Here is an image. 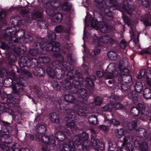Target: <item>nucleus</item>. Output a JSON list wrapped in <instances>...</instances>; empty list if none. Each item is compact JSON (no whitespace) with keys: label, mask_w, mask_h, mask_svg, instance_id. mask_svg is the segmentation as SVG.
Wrapping results in <instances>:
<instances>
[{"label":"nucleus","mask_w":151,"mask_h":151,"mask_svg":"<svg viewBox=\"0 0 151 151\" xmlns=\"http://www.w3.org/2000/svg\"><path fill=\"white\" fill-rule=\"evenodd\" d=\"M73 94H77L79 98V102L83 104V107L77 106L75 108V111L71 112L68 113V116L65 118L67 122L66 126L71 129H73L75 125V122H76L78 118L77 116H82L86 114L85 107L87 104L88 98L90 96L89 93L84 88H80L79 89L74 88L72 90Z\"/></svg>","instance_id":"obj_1"},{"label":"nucleus","mask_w":151,"mask_h":151,"mask_svg":"<svg viewBox=\"0 0 151 151\" xmlns=\"http://www.w3.org/2000/svg\"><path fill=\"white\" fill-rule=\"evenodd\" d=\"M37 132L35 135L30 134L29 137L31 140L39 142L42 145V151H49L50 148L54 150L56 146L54 136L53 135L48 136L44 135L46 131L45 126L43 125L39 126L37 129Z\"/></svg>","instance_id":"obj_2"},{"label":"nucleus","mask_w":151,"mask_h":151,"mask_svg":"<svg viewBox=\"0 0 151 151\" xmlns=\"http://www.w3.org/2000/svg\"><path fill=\"white\" fill-rule=\"evenodd\" d=\"M50 59L47 56H41L38 57V60L35 59H31L27 57H22L20 61L18 62L19 68L15 66L16 70H14L17 73L21 74H24L30 76L31 74L28 70H26L24 67H27V69L29 67L32 68L37 66L39 63H42L45 67L46 65H49L52 62H50Z\"/></svg>","instance_id":"obj_3"},{"label":"nucleus","mask_w":151,"mask_h":151,"mask_svg":"<svg viewBox=\"0 0 151 151\" xmlns=\"http://www.w3.org/2000/svg\"><path fill=\"white\" fill-rule=\"evenodd\" d=\"M106 1L108 3H105V8L104 9V12L105 15L102 17L101 26H100L101 31L102 32H108V30H111L113 27L111 25L113 18V12L109 9L111 7H114L119 9L118 0H106Z\"/></svg>","instance_id":"obj_4"},{"label":"nucleus","mask_w":151,"mask_h":151,"mask_svg":"<svg viewBox=\"0 0 151 151\" xmlns=\"http://www.w3.org/2000/svg\"><path fill=\"white\" fill-rule=\"evenodd\" d=\"M64 58L62 56L59 57V61L62 63V66L65 69V71H68L66 74V78L65 80L59 81L60 84L63 88V90H71L72 88L71 81L75 78L74 74L72 72L74 69V66L72 63L69 61H64Z\"/></svg>","instance_id":"obj_5"},{"label":"nucleus","mask_w":151,"mask_h":151,"mask_svg":"<svg viewBox=\"0 0 151 151\" xmlns=\"http://www.w3.org/2000/svg\"><path fill=\"white\" fill-rule=\"evenodd\" d=\"M56 38V34L53 32L48 35L47 38L42 40L40 44L41 47L45 51H52L55 52L60 50V44L55 41Z\"/></svg>","instance_id":"obj_6"},{"label":"nucleus","mask_w":151,"mask_h":151,"mask_svg":"<svg viewBox=\"0 0 151 151\" xmlns=\"http://www.w3.org/2000/svg\"><path fill=\"white\" fill-rule=\"evenodd\" d=\"M58 61H53L49 65L45 67V71L48 76L52 78L55 77L59 80L64 77L65 73V69L59 66L57 64Z\"/></svg>","instance_id":"obj_7"},{"label":"nucleus","mask_w":151,"mask_h":151,"mask_svg":"<svg viewBox=\"0 0 151 151\" xmlns=\"http://www.w3.org/2000/svg\"><path fill=\"white\" fill-rule=\"evenodd\" d=\"M114 72L116 77L114 78V81L116 83L123 81L129 84L132 80V77L130 75L129 70L127 68H124L122 69H121L119 71L114 70L111 73V76L114 75Z\"/></svg>","instance_id":"obj_8"},{"label":"nucleus","mask_w":151,"mask_h":151,"mask_svg":"<svg viewBox=\"0 0 151 151\" xmlns=\"http://www.w3.org/2000/svg\"><path fill=\"white\" fill-rule=\"evenodd\" d=\"M24 83L25 81L22 77L18 79L16 82L13 84L12 86L13 94L19 96L26 95L29 99H31L32 97L30 94L27 92L24 88V87H26Z\"/></svg>","instance_id":"obj_9"},{"label":"nucleus","mask_w":151,"mask_h":151,"mask_svg":"<svg viewBox=\"0 0 151 151\" xmlns=\"http://www.w3.org/2000/svg\"><path fill=\"white\" fill-rule=\"evenodd\" d=\"M25 35V30L22 29H19L17 31H8V33H5L4 37L5 39L8 40L9 42H12V38L14 37L22 39Z\"/></svg>","instance_id":"obj_10"},{"label":"nucleus","mask_w":151,"mask_h":151,"mask_svg":"<svg viewBox=\"0 0 151 151\" xmlns=\"http://www.w3.org/2000/svg\"><path fill=\"white\" fill-rule=\"evenodd\" d=\"M46 14L50 16H51L54 19V21L56 23H60L62 21L63 14L60 12H55L53 9L47 8L45 10Z\"/></svg>","instance_id":"obj_11"},{"label":"nucleus","mask_w":151,"mask_h":151,"mask_svg":"<svg viewBox=\"0 0 151 151\" xmlns=\"http://www.w3.org/2000/svg\"><path fill=\"white\" fill-rule=\"evenodd\" d=\"M84 142L78 140H75L74 142L73 140H70L68 144H69L70 142L72 141L73 144L76 147V145L77 146V149L80 151H83L85 150H89L91 148V145L89 142H87L86 140H85ZM75 151H76V147Z\"/></svg>","instance_id":"obj_12"},{"label":"nucleus","mask_w":151,"mask_h":151,"mask_svg":"<svg viewBox=\"0 0 151 151\" xmlns=\"http://www.w3.org/2000/svg\"><path fill=\"white\" fill-rule=\"evenodd\" d=\"M114 40L112 38H109L106 36H104L101 37H96L93 40V44L96 45V47H100L101 44L106 43H113Z\"/></svg>","instance_id":"obj_13"},{"label":"nucleus","mask_w":151,"mask_h":151,"mask_svg":"<svg viewBox=\"0 0 151 151\" xmlns=\"http://www.w3.org/2000/svg\"><path fill=\"white\" fill-rule=\"evenodd\" d=\"M24 67V68H26V70H28L30 72V69H33L32 71L34 73L36 76L39 77L44 76L46 72L45 68L44 66L41 67H38L37 66H36L33 68H32L30 66L28 68V69H27V67Z\"/></svg>","instance_id":"obj_14"},{"label":"nucleus","mask_w":151,"mask_h":151,"mask_svg":"<svg viewBox=\"0 0 151 151\" xmlns=\"http://www.w3.org/2000/svg\"><path fill=\"white\" fill-rule=\"evenodd\" d=\"M41 41L40 42H35L32 44L34 48H30L28 51L29 54L32 56H36L39 52V50L40 49L42 51H45L44 50L42 49L40 46Z\"/></svg>","instance_id":"obj_15"},{"label":"nucleus","mask_w":151,"mask_h":151,"mask_svg":"<svg viewBox=\"0 0 151 151\" xmlns=\"http://www.w3.org/2000/svg\"><path fill=\"white\" fill-rule=\"evenodd\" d=\"M96 79V77L94 76L87 77L85 81H83V85L88 88L93 87L94 85V82Z\"/></svg>","instance_id":"obj_16"},{"label":"nucleus","mask_w":151,"mask_h":151,"mask_svg":"<svg viewBox=\"0 0 151 151\" xmlns=\"http://www.w3.org/2000/svg\"><path fill=\"white\" fill-rule=\"evenodd\" d=\"M117 83L118 88L122 92H126L127 94L132 91L131 88V86L129 84L125 83H123L121 82Z\"/></svg>","instance_id":"obj_17"},{"label":"nucleus","mask_w":151,"mask_h":151,"mask_svg":"<svg viewBox=\"0 0 151 151\" xmlns=\"http://www.w3.org/2000/svg\"><path fill=\"white\" fill-rule=\"evenodd\" d=\"M6 16V13L5 11H1L0 12V24L1 25V28H3V26L4 25H6V28L4 29H2L4 31H7L8 30H9L10 28H9L7 25V23L5 22V17Z\"/></svg>","instance_id":"obj_18"},{"label":"nucleus","mask_w":151,"mask_h":151,"mask_svg":"<svg viewBox=\"0 0 151 151\" xmlns=\"http://www.w3.org/2000/svg\"><path fill=\"white\" fill-rule=\"evenodd\" d=\"M27 50V47L25 45L21 44L18 47H14V52L17 55L20 56L23 54Z\"/></svg>","instance_id":"obj_19"},{"label":"nucleus","mask_w":151,"mask_h":151,"mask_svg":"<svg viewBox=\"0 0 151 151\" xmlns=\"http://www.w3.org/2000/svg\"><path fill=\"white\" fill-rule=\"evenodd\" d=\"M6 57L9 65H11L13 63L17 60L16 55L12 52H7L6 53Z\"/></svg>","instance_id":"obj_20"},{"label":"nucleus","mask_w":151,"mask_h":151,"mask_svg":"<svg viewBox=\"0 0 151 151\" xmlns=\"http://www.w3.org/2000/svg\"><path fill=\"white\" fill-rule=\"evenodd\" d=\"M3 39L4 40L5 42L0 41V48L2 50H8L9 49L10 46L11 45V44L13 42L15 43L16 42V40H12V42H9L8 40H6L5 39L4 37V35L3 36Z\"/></svg>","instance_id":"obj_21"},{"label":"nucleus","mask_w":151,"mask_h":151,"mask_svg":"<svg viewBox=\"0 0 151 151\" xmlns=\"http://www.w3.org/2000/svg\"><path fill=\"white\" fill-rule=\"evenodd\" d=\"M75 146L72 141L70 142L69 144H64L62 149L59 151H75Z\"/></svg>","instance_id":"obj_22"},{"label":"nucleus","mask_w":151,"mask_h":151,"mask_svg":"<svg viewBox=\"0 0 151 151\" xmlns=\"http://www.w3.org/2000/svg\"><path fill=\"white\" fill-rule=\"evenodd\" d=\"M84 22L86 24L88 23V22H89L91 24V27L93 28L98 27L99 23L98 20L96 19H95L92 16L90 17L89 20L88 21L87 20V16H86L85 17Z\"/></svg>","instance_id":"obj_23"},{"label":"nucleus","mask_w":151,"mask_h":151,"mask_svg":"<svg viewBox=\"0 0 151 151\" xmlns=\"http://www.w3.org/2000/svg\"><path fill=\"white\" fill-rule=\"evenodd\" d=\"M72 84V88L71 90V93H73L72 90H74L75 88H76L79 89V87L81 86L82 84L83 85V82L80 79H73L71 81Z\"/></svg>","instance_id":"obj_24"},{"label":"nucleus","mask_w":151,"mask_h":151,"mask_svg":"<svg viewBox=\"0 0 151 151\" xmlns=\"http://www.w3.org/2000/svg\"><path fill=\"white\" fill-rule=\"evenodd\" d=\"M88 134L86 132H83L82 134L76 135L75 138L76 140L84 142L85 140H86L87 142H88Z\"/></svg>","instance_id":"obj_25"},{"label":"nucleus","mask_w":151,"mask_h":151,"mask_svg":"<svg viewBox=\"0 0 151 151\" xmlns=\"http://www.w3.org/2000/svg\"><path fill=\"white\" fill-rule=\"evenodd\" d=\"M119 151H134V147L131 143L128 142L126 145L120 148Z\"/></svg>","instance_id":"obj_26"},{"label":"nucleus","mask_w":151,"mask_h":151,"mask_svg":"<svg viewBox=\"0 0 151 151\" xmlns=\"http://www.w3.org/2000/svg\"><path fill=\"white\" fill-rule=\"evenodd\" d=\"M50 120L52 122L57 124H60V121L58 116L56 115L55 113H51L50 114Z\"/></svg>","instance_id":"obj_27"},{"label":"nucleus","mask_w":151,"mask_h":151,"mask_svg":"<svg viewBox=\"0 0 151 151\" xmlns=\"http://www.w3.org/2000/svg\"><path fill=\"white\" fill-rule=\"evenodd\" d=\"M55 137L58 141L63 142L65 138H66V136L62 132L58 131L55 134Z\"/></svg>","instance_id":"obj_28"},{"label":"nucleus","mask_w":151,"mask_h":151,"mask_svg":"<svg viewBox=\"0 0 151 151\" xmlns=\"http://www.w3.org/2000/svg\"><path fill=\"white\" fill-rule=\"evenodd\" d=\"M64 99L68 102L74 103L76 102V99L72 94H65L64 96Z\"/></svg>","instance_id":"obj_29"},{"label":"nucleus","mask_w":151,"mask_h":151,"mask_svg":"<svg viewBox=\"0 0 151 151\" xmlns=\"http://www.w3.org/2000/svg\"><path fill=\"white\" fill-rule=\"evenodd\" d=\"M137 137L141 139L145 137L147 134L146 130L143 128H140L137 131Z\"/></svg>","instance_id":"obj_30"},{"label":"nucleus","mask_w":151,"mask_h":151,"mask_svg":"<svg viewBox=\"0 0 151 151\" xmlns=\"http://www.w3.org/2000/svg\"><path fill=\"white\" fill-rule=\"evenodd\" d=\"M126 95L129 99H131L134 102L138 100V94L134 90H132L130 93Z\"/></svg>","instance_id":"obj_31"},{"label":"nucleus","mask_w":151,"mask_h":151,"mask_svg":"<svg viewBox=\"0 0 151 151\" xmlns=\"http://www.w3.org/2000/svg\"><path fill=\"white\" fill-rule=\"evenodd\" d=\"M134 88L135 93H140L143 90V87L142 83L140 82H137L135 83Z\"/></svg>","instance_id":"obj_32"},{"label":"nucleus","mask_w":151,"mask_h":151,"mask_svg":"<svg viewBox=\"0 0 151 151\" xmlns=\"http://www.w3.org/2000/svg\"><path fill=\"white\" fill-rule=\"evenodd\" d=\"M143 96L146 99H151V90L150 89L148 88H145L143 91Z\"/></svg>","instance_id":"obj_33"},{"label":"nucleus","mask_w":151,"mask_h":151,"mask_svg":"<svg viewBox=\"0 0 151 151\" xmlns=\"http://www.w3.org/2000/svg\"><path fill=\"white\" fill-rule=\"evenodd\" d=\"M37 24V26L41 29H46L47 28L48 24L45 20L41 19L38 21Z\"/></svg>","instance_id":"obj_34"},{"label":"nucleus","mask_w":151,"mask_h":151,"mask_svg":"<svg viewBox=\"0 0 151 151\" xmlns=\"http://www.w3.org/2000/svg\"><path fill=\"white\" fill-rule=\"evenodd\" d=\"M66 0H65L62 5V8L63 10L65 11H69L72 8V5L70 3H68Z\"/></svg>","instance_id":"obj_35"},{"label":"nucleus","mask_w":151,"mask_h":151,"mask_svg":"<svg viewBox=\"0 0 151 151\" xmlns=\"http://www.w3.org/2000/svg\"><path fill=\"white\" fill-rule=\"evenodd\" d=\"M68 103L64 100L61 101L59 103L60 109L61 110H66L69 107Z\"/></svg>","instance_id":"obj_36"},{"label":"nucleus","mask_w":151,"mask_h":151,"mask_svg":"<svg viewBox=\"0 0 151 151\" xmlns=\"http://www.w3.org/2000/svg\"><path fill=\"white\" fill-rule=\"evenodd\" d=\"M139 110H138L137 106H132L130 110V114L134 117L138 116L139 114Z\"/></svg>","instance_id":"obj_37"},{"label":"nucleus","mask_w":151,"mask_h":151,"mask_svg":"<svg viewBox=\"0 0 151 151\" xmlns=\"http://www.w3.org/2000/svg\"><path fill=\"white\" fill-rule=\"evenodd\" d=\"M33 37L30 35L25 34L22 40L25 43H30L33 40Z\"/></svg>","instance_id":"obj_38"},{"label":"nucleus","mask_w":151,"mask_h":151,"mask_svg":"<svg viewBox=\"0 0 151 151\" xmlns=\"http://www.w3.org/2000/svg\"><path fill=\"white\" fill-rule=\"evenodd\" d=\"M139 110V113L142 115L144 114L146 111V107L145 105L141 103H138L137 106Z\"/></svg>","instance_id":"obj_39"},{"label":"nucleus","mask_w":151,"mask_h":151,"mask_svg":"<svg viewBox=\"0 0 151 151\" xmlns=\"http://www.w3.org/2000/svg\"><path fill=\"white\" fill-rule=\"evenodd\" d=\"M102 139L99 140V143L97 144L96 147H95V149L97 150H104L105 149V143L103 142Z\"/></svg>","instance_id":"obj_40"},{"label":"nucleus","mask_w":151,"mask_h":151,"mask_svg":"<svg viewBox=\"0 0 151 151\" xmlns=\"http://www.w3.org/2000/svg\"><path fill=\"white\" fill-rule=\"evenodd\" d=\"M139 149L140 151H147L148 145L147 142L145 141L142 142L139 145Z\"/></svg>","instance_id":"obj_41"},{"label":"nucleus","mask_w":151,"mask_h":151,"mask_svg":"<svg viewBox=\"0 0 151 151\" xmlns=\"http://www.w3.org/2000/svg\"><path fill=\"white\" fill-rule=\"evenodd\" d=\"M97 117L95 115H91L88 118V122L91 124L96 125L97 123Z\"/></svg>","instance_id":"obj_42"},{"label":"nucleus","mask_w":151,"mask_h":151,"mask_svg":"<svg viewBox=\"0 0 151 151\" xmlns=\"http://www.w3.org/2000/svg\"><path fill=\"white\" fill-rule=\"evenodd\" d=\"M99 140H96L95 139L94 137L91 136V142L90 143V144L91 145V147L95 149V147H96L97 146V144L99 143Z\"/></svg>","instance_id":"obj_43"},{"label":"nucleus","mask_w":151,"mask_h":151,"mask_svg":"<svg viewBox=\"0 0 151 151\" xmlns=\"http://www.w3.org/2000/svg\"><path fill=\"white\" fill-rule=\"evenodd\" d=\"M115 132L116 137L119 138L122 137L124 134V130L122 128L116 129Z\"/></svg>","instance_id":"obj_44"},{"label":"nucleus","mask_w":151,"mask_h":151,"mask_svg":"<svg viewBox=\"0 0 151 151\" xmlns=\"http://www.w3.org/2000/svg\"><path fill=\"white\" fill-rule=\"evenodd\" d=\"M108 57L111 60L113 61L117 59V54L116 53L111 51L107 53Z\"/></svg>","instance_id":"obj_45"},{"label":"nucleus","mask_w":151,"mask_h":151,"mask_svg":"<svg viewBox=\"0 0 151 151\" xmlns=\"http://www.w3.org/2000/svg\"><path fill=\"white\" fill-rule=\"evenodd\" d=\"M43 13V12L42 11L36 10L34 12L33 15L36 18L41 19L42 17Z\"/></svg>","instance_id":"obj_46"},{"label":"nucleus","mask_w":151,"mask_h":151,"mask_svg":"<svg viewBox=\"0 0 151 151\" xmlns=\"http://www.w3.org/2000/svg\"><path fill=\"white\" fill-rule=\"evenodd\" d=\"M22 149L21 146L18 143L12 145L11 147L12 151H22Z\"/></svg>","instance_id":"obj_47"},{"label":"nucleus","mask_w":151,"mask_h":151,"mask_svg":"<svg viewBox=\"0 0 151 151\" xmlns=\"http://www.w3.org/2000/svg\"><path fill=\"white\" fill-rule=\"evenodd\" d=\"M117 144L115 142L109 143L108 151H114L116 148Z\"/></svg>","instance_id":"obj_48"},{"label":"nucleus","mask_w":151,"mask_h":151,"mask_svg":"<svg viewBox=\"0 0 151 151\" xmlns=\"http://www.w3.org/2000/svg\"><path fill=\"white\" fill-rule=\"evenodd\" d=\"M142 81L145 86H151V78H150L149 77H147L145 79H143Z\"/></svg>","instance_id":"obj_49"},{"label":"nucleus","mask_w":151,"mask_h":151,"mask_svg":"<svg viewBox=\"0 0 151 151\" xmlns=\"http://www.w3.org/2000/svg\"><path fill=\"white\" fill-rule=\"evenodd\" d=\"M114 70H115L113 71L111 70V72L109 71V72H108V73L109 74V75H107V76H108V78L109 79L112 78L113 77H114V79L113 80H109L108 81V83L109 84H112L113 83H114V82H115V83H116L115 82V81H114V78H115V77H116L115 76H114L115 74L114 73V75H113H113L111 76V73H112V72Z\"/></svg>","instance_id":"obj_50"},{"label":"nucleus","mask_w":151,"mask_h":151,"mask_svg":"<svg viewBox=\"0 0 151 151\" xmlns=\"http://www.w3.org/2000/svg\"><path fill=\"white\" fill-rule=\"evenodd\" d=\"M59 83H60L59 81H54L52 83L53 87L56 89L57 91L60 90L62 89V87L61 86V85Z\"/></svg>","instance_id":"obj_51"},{"label":"nucleus","mask_w":151,"mask_h":151,"mask_svg":"<svg viewBox=\"0 0 151 151\" xmlns=\"http://www.w3.org/2000/svg\"><path fill=\"white\" fill-rule=\"evenodd\" d=\"M139 1L144 7L146 8H148L150 6V4L148 0H139Z\"/></svg>","instance_id":"obj_52"},{"label":"nucleus","mask_w":151,"mask_h":151,"mask_svg":"<svg viewBox=\"0 0 151 151\" xmlns=\"http://www.w3.org/2000/svg\"><path fill=\"white\" fill-rule=\"evenodd\" d=\"M12 21L14 22V23H16L17 25H20L22 22V20L19 16H17L14 17V21Z\"/></svg>","instance_id":"obj_53"},{"label":"nucleus","mask_w":151,"mask_h":151,"mask_svg":"<svg viewBox=\"0 0 151 151\" xmlns=\"http://www.w3.org/2000/svg\"><path fill=\"white\" fill-rule=\"evenodd\" d=\"M103 101V99L101 97H97L95 100V104L96 105H99L102 104Z\"/></svg>","instance_id":"obj_54"},{"label":"nucleus","mask_w":151,"mask_h":151,"mask_svg":"<svg viewBox=\"0 0 151 151\" xmlns=\"http://www.w3.org/2000/svg\"><path fill=\"white\" fill-rule=\"evenodd\" d=\"M5 79L2 76H0V95L3 88V86L4 82Z\"/></svg>","instance_id":"obj_55"},{"label":"nucleus","mask_w":151,"mask_h":151,"mask_svg":"<svg viewBox=\"0 0 151 151\" xmlns=\"http://www.w3.org/2000/svg\"><path fill=\"white\" fill-rule=\"evenodd\" d=\"M104 111H106L110 112L112 109V106L110 104L105 105L103 108Z\"/></svg>","instance_id":"obj_56"},{"label":"nucleus","mask_w":151,"mask_h":151,"mask_svg":"<svg viewBox=\"0 0 151 151\" xmlns=\"http://www.w3.org/2000/svg\"><path fill=\"white\" fill-rule=\"evenodd\" d=\"M127 44L126 41L124 39H123L120 42L119 46L122 49H124L126 48Z\"/></svg>","instance_id":"obj_57"},{"label":"nucleus","mask_w":151,"mask_h":151,"mask_svg":"<svg viewBox=\"0 0 151 151\" xmlns=\"http://www.w3.org/2000/svg\"><path fill=\"white\" fill-rule=\"evenodd\" d=\"M146 73V70L145 69H142L140 71L139 74L137 76V78L141 79L143 77Z\"/></svg>","instance_id":"obj_58"},{"label":"nucleus","mask_w":151,"mask_h":151,"mask_svg":"<svg viewBox=\"0 0 151 151\" xmlns=\"http://www.w3.org/2000/svg\"><path fill=\"white\" fill-rule=\"evenodd\" d=\"M95 1L99 4V9H102L105 8V5H104L103 3V0H94Z\"/></svg>","instance_id":"obj_59"},{"label":"nucleus","mask_w":151,"mask_h":151,"mask_svg":"<svg viewBox=\"0 0 151 151\" xmlns=\"http://www.w3.org/2000/svg\"><path fill=\"white\" fill-rule=\"evenodd\" d=\"M140 138L138 137H137L134 141V145L135 147H139V145L141 143V142L139 140Z\"/></svg>","instance_id":"obj_60"},{"label":"nucleus","mask_w":151,"mask_h":151,"mask_svg":"<svg viewBox=\"0 0 151 151\" xmlns=\"http://www.w3.org/2000/svg\"><path fill=\"white\" fill-rule=\"evenodd\" d=\"M115 108L118 109H122L123 108V106L119 102H116L112 104Z\"/></svg>","instance_id":"obj_61"},{"label":"nucleus","mask_w":151,"mask_h":151,"mask_svg":"<svg viewBox=\"0 0 151 151\" xmlns=\"http://www.w3.org/2000/svg\"><path fill=\"white\" fill-rule=\"evenodd\" d=\"M137 120H136L135 121H134L132 122L131 123V125L132 126V128L130 129V130L132 129H136L137 127Z\"/></svg>","instance_id":"obj_62"},{"label":"nucleus","mask_w":151,"mask_h":151,"mask_svg":"<svg viewBox=\"0 0 151 151\" xmlns=\"http://www.w3.org/2000/svg\"><path fill=\"white\" fill-rule=\"evenodd\" d=\"M111 123H112L115 126L119 125L120 124L119 122L116 120L115 119H113L110 121Z\"/></svg>","instance_id":"obj_63"},{"label":"nucleus","mask_w":151,"mask_h":151,"mask_svg":"<svg viewBox=\"0 0 151 151\" xmlns=\"http://www.w3.org/2000/svg\"><path fill=\"white\" fill-rule=\"evenodd\" d=\"M143 22L145 27H147L148 26H151V23L150 22L148 19H145L144 20Z\"/></svg>","instance_id":"obj_64"}]
</instances>
